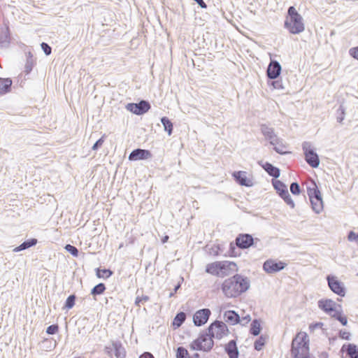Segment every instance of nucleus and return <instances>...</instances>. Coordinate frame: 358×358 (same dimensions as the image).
<instances>
[{
	"label": "nucleus",
	"instance_id": "f257e3e1",
	"mask_svg": "<svg viewBox=\"0 0 358 358\" xmlns=\"http://www.w3.org/2000/svg\"><path fill=\"white\" fill-rule=\"evenodd\" d=\"M229 329L224 322L220 320H215L206 329V332L200 334L199 337L189 345L192 350L209 352L214 345L213 338L221 339L227 335Z\"/></svg>",
	"mask_w": 358,
	"mask_h": 358
},
{
	"label": "nucleus",
	"instance_id": "f03ea898",
	"mask_svg": "<svg viewBox=\"0 0 358 358\" xmlns=\"http://www.w3.org/2000/svg\"><path fill=\"white\" fill-rule=\"evenodd\" d=\"M250 286V282L247 277L236 274L223 282L222 291L227 298H236L245 292Z\"/></svg>",
	"mask_w": 358,
	"mask_h": 358
},
{
	"label": "nucleus",
	"instance_id": "7ed1b4c3",
	"mask_svg": "<svg viewBox=\"0 0 358 358\" xmlns=\"http://www.w3.org/2000/svg\"><path fill=\"white\" fill-rule=\"evenodd\" d=\"M259 239L253 236L250 234H239L235 239V242L229 244V254L231 257L240 256V250L248 249L252 246L257 247V242Z\"/></svg>",
	"mask_w": 358,
	"mask_h": 358
},
{
	"label": "nucleus",
	"instance_id": "20e7f679",
	"mask_svg": "<svg viewBox=\"0 0 358 358\" xmlns=\"http://www.w3.org/2000/svg\"><path fill=\"white\" fill-rule=\"evenodd\" d=\"M284 27L293 34H299L305 29L303 18L293 6L287 9V16L285 20Z\"/></svg>",
	"mask_w": 358,
	"mask_h": 358
},
{
	"label": "nucleus",
	"instance_id": "39448f33",
	"mask_svg": "<svg viewBox=\"0 0 358 358\" xmlns=\"http://www.w3.org/2000/svg\"><path fill=\"white\" fill-rule=\"evenodd\" d=\"M307 193L312 210L316 214H320L324 209V203L321 192L315 181H313L310 185L307 187Z\"/></svg>",
	"mask_w": 358,
	"mask_h": 358
},
{
	"label": "nucleus",
	"instance_id": "423d86ee",
	"mask_svg": "<svg viewBox=\"0 0 358 358\" xmlns=\"http://www.w3.org/2000/svg\"><path fill=\"white\" fill-rule=\"evenodd\" d=\"M302 149L305 156V160L307 164L312 168H317L320 165L319 155L312 148L310 142L305 141L302 144Z\"/></svg>",
	"mask_w": 358,
	"mask_h": 358
},
{
	"label": "nucleus",
	"instance_id": "0eeeda50",
	"mask_svg": "<svg viewBox=\"0 0 358 358\" xmlns=\"http://www.w3.org/2000/svg\"><path fill=\"white\" fill-rule=\"evenodd\" d=\"M151 108L150 102L142 99L138 103H128L125 108L133 114L142 115L146 113Z\"/></svg>",
	"mask_w": 358,
	"mask_h": 358
},
{
	"label": "nucleus",
	"instance_id": "6e6552de",
	"mask_svg": "<svg viewBox=\"0 0 358 358\" xmlns=\"http://www.w3.org/2000/svg\"><path fill=\"white\" fill-rule=\"evenodd\" d=\"M287 264L278 259H268L263 264V269L268 274H272L283 270Z\"/></svg>",
	"mask_w": 358,
	"mask_h": 358
},
{
	"label": "nucleus",
	"instance_id": "1a4fd4ad",
	"mask_svg": "<svg viewBox=\"0 0 358 358\" xmlns=\"http://www.w3.org/2000/svg\"><path fill=\"white\" fill-rule=\"evenodd\" d=\"M317 305L320 310L329 315L331 317H332L335 311H337L339 308L341 309L342 307L341 305L329 299L319 300Z\"/></svg>",
	"mask_w": 358,
	"mask_h": 358
},
{
	"label": "nucleus",
	"instance_id": "9d476101",
	"mask_svg": "<svg viewBox=\"0 0 358 358\" xmlns=\"http://www.w3.org/2000/svg\"><path fill=\"white\" fill-rule=\"evenodd\" d=\"M211 315V311L209 308H202L198 310L193 315V322L196 327H201L207 323Z\"/></svg>",
	"mask_w": 358,
	"mask_h": 358
},
{
	"label": "nucleus",
	"instance_id": "9b49d317",
	"mask_svg": "<svg viewBox=\"0 0 358 358\" xmlns=\"http://www.w3.org/2000/svg\"><path fill=\"white\" fill-rule=\"evenodd\" d=\"M328 285L330 289L340 296L345 295V287L343 283L339 281L336 277L328 275L327 277Z\"/></svg>",
	"mask_w": 358,
	"mask_h": 358
},
{
	"label": "nucleus",
	"instance_id": "f8f14e48",
	"mask_svg": "<svg viewBox=\"0 0 358 358\" xmlns=\"http://www.w3.org/2000/svg\"><path fill=\"white\" fill-rule=\"evenodd\" d=\"M281 71L280 64L275 59H271L266 69L267 78L268 80L277 79L280 76Z\"/></svg>",
	"mask_w": 358,
	"mask_h": 358
},
{
	"label": "nucleus",
	"instance_id": "ddd939ff",
	"mask_svg": "<svg viewBox=\"0 0 358 358\" xmlns=\"http://www.w3.org/2000/svg\"><path fill=\"white\" fill-rule=\"evenodd\" d=\"M152 155L149 150L141 148L134 149L129 155V161L145 160L151 158Z\"/></svg>",
	"mask_w": 358,
	"mask_h": 358
},
{
	"label": "nucleus",
	"instance_id": "4468645a",
	"mask_svg": "<svg viewBox=\"0 0 358 358\" xmlns=\"http://www.w3.org/2000/svg\"><path fill=\"white\" fill-rule=\"evenodd\" d=\"M232 176L234 180L241 186L251 187L252 185V182L248 178L245 171H234Z\"/></svg>",
	"mask_w": 358,
	"mask_h": 358
},
{
	"label": "nucleus",
	"instance_id": "2eb2a0df",
	"mask_svg": "<svg viewBox=\"0 0 358 358\" xmlns=\"http://www.w3.org/2000/svg\"><path fill=\"white\" fill-rule=\"evenodd\" d=\"M10 43V31L8 26L0 29V48H8Z\"/></svg>",
	"mask_w": 358,
	"mask_h": 358
},
{
	"label": "nucleus",
	"instance_id": "dca6fc26",
	"mask_svg": "<svg viewBox=\"0 0 358 358\" xmlns=\"http://www.w3.org/2000/svg\"><path fill=\"white\" fill-rule=\"evenodd\" d=\"M223 319L230 325H235L240 322V315L232 310L225 311L223 314Z\"/></svg>",
	"mask_w": 358,
	"mask_h": 358
},
{
	"label": "nucleus",
	"instance_id": "f3484780",
	"mask_svg": "<svg viewBox=\"0 0 358 358\" xmlns=\"http://www.w3.org/2000/svg\"><path fill=\"white\" fill-rule=\"evenodd\" d=\"M261 132L266 139L269 140L271 144H273L274 143H276V141L278 138L275 135L273 128L269 127L266 124H262Z\"/></svg>",
	"mask_w": 358,
	"mask_h": 358
},
{
	"label": "nucleus",
	"instance_id": "a211bd4d",
	"mask_svg": "<svg viewBox=\"0 0 358 358\" xmlns=\"http://www.w3.org/2000/svg\"><path fill=\"white\" fill-rule=\"evenodd\" d=\"M224 350L229 358H238L239 352L236 340L229 341L225 345Z\"/></svg>",
	"mask_w": 358,
	"mask_h": 358
},
{
	"label": "nucleus",
	"instance_id": "6ab92c4d",
	"mask_svg": "<svg viewBox=\"0 0 358 358\" xmlns=\"http://www.w3.org/2000/svg\"><path fill=\"white\" fill-rule=\"evenodd\" d=\"M112 346L115 351L114 354L116 358H125L127 351L123 347L120 341H112Z\"/></svg>",
	"mask_w": 358,
	"mask_h": 358
},
{
	"label": "nucleus",
	"instance_id": "aec40b11",
	"mask_svg": "<svg viewBox=\"0 0 358 358\" xmlns=\"http://www.w3.org/2000/svg\"><path fill=\"white\" fill-rule=\"evenodd\" d=\"M224 266V264H221L220 262H215L207 264L206 267V272L213 275L221 276L220 269Z\"/></svg>",
	"mask_w": 358,
	"mask_h": 358
},
{
	"label": "nucleus",
	"instance_id": "412c9836",
	"mask_svg": "<svg viewBox=\"0 0 358 358\" xmlns=\"http://www.w3.org/2000/svg\"><path fill=\"white\" fill-rule=\"evenodd\" d=\"M221 264H224V266L221 268V276L228 275L231 274V272L237 271V266L233 262L224 261L220 262Z\"/></svg>",
	"mask_w": 358,
	"mask_h": 358
},
{
	"label": "nucleus",
	"instance_id": "4be33fe9",
	"mask_svg": "<svg viewBox=\"0 0 358 358\" xmlns=\"http://www.w3.org/2000/svg\"><path fill=\"white\" fill-rule=\"evenodd\" d=\"M13 81L10 78H0V94L3 95L11 90Z\"/></svg>",
	"mask_w": 358,
	"mask_h": 358
},
{
	"label": "nucleus",
	"instance_id": "5701e85b",
	"mask_svg": "<svg viewBox=\"0 0 358 358\" xmlns=\"http://www.w3.org/2000/svg\"><path fill=\"white\" fill-rule=\"evenodd\" d=\"M263 168L270 176L273 178L274 180H276L278 178H279L280 175V171L278 167L273 166L272 164L266 162L263 165Z\"/></svg>",
	"mask_w": 358,
	"mask_h": 358
},
{
	"label": "nucleus",
	"instance_id": "b1692460",
	"mask_svg": "<svg viewBox=\"0 0 358 358\" xmlns=\"http://www.w3.org/2000/svg\"><path fill=\"white\" fill-rule=\"evenodd\" d=\"M272 185L276 190L278 195L281 197L285 194H287L288 189L286 185L279 180H272Z\"/></svg>",
	"mask_w": 358,
	"mask_h": 358
},
{
	"label": "nucleus",
	"instance_id": "393cba45",
	"mask_svg": "<svg viewBox=\"0 0 358 358\" xmlns=\"http://www.w3.org/2000/svg\"><path fill=\"white\" fill-rule=\"evenodd\" d=\"M37 239L32 238L30 239H28L27 241H24L23 243H22L20 245L15 247L13 252H18L27 249H29L31 247H33L37 244Z\"/></svg>",
	"mask_w": 358,
	"mask_h": 358
},
{
	"label": "nucleus",
	"instance_id": "a878e982",
	"mask_svg": "<svg viewBox=\"0 0 358 358\" xmlns=\"http://www.w3.org/2000/svg\"><path fill=\"white\" fill-rule=\"evenodd\" d=\"M186 320V314L184 312L178 313L173 318L171 325L174 329L182 326Z\"/></svg>",
	"mask_w": 358,
	"mask_h": 358
},
{
	"label": "nucleus",
	"instance_id": "bb28decb",
	"mask_svg": "<svg viewBox=\"0 0 358 358\" xmlns=\"http://www.w3.org/2000/svg\"><path fill=\"white\" fill-rule=\"evenodd\" d=\"M348 348L347 354L350 358H358V347L354 343H348L347 345H343L342 347V350L344 348Z\"/></svg>",
	"mask_w": 358,
	"mask_h": 358
},
{
	"label": "nucleus",
	"instance_id": "cd10ccee",
	"mask_svg": "<svg viewBox=\"0 0 358 358\" xmlns=\"http://www.w3.org/2000/svg\"><path fill=\"white\" fill-rule=\"evenodd\" d=\"M262 329V328L260 324V320L255 319L250 324V334L255 336H259Z\"/></svg>",
	"mask_w": 358,
	"mask_h": 358
},
{
	"label": "nucleus",
	"instance_id": "c85d7f7f",
	"mask_svg": "<svg viewBox=\"0 0 358 358\" xmlns=\"http://www.w3.org/2000/svg\"><path fill=\"white\" fill-rule=\"evenodd\" d=\"M161 122L164 131L167 132L169 136H171L173 133V125L170 119L168 117L164 116L161 118Z\"/></svg>",
	"mask_w": 358,
	"mask_h": 358
},
{
	"label": "nucleus",
	"instance_id": "c756f323",
	"mask_svg": "<svg viewBox=\"0 0 358 358\" xmlns=\"http://www.w3.org/2000/svg\"><path fill=\"white\" fill-rule=\"evenodd\" d=\"M106 289V287L104 283L100 282L95 285L90 292V294L93 296L94 299H96V296L101 295L104 293Z\"/></svg>",
	"mask_w": 358,
	"mask_h": 358
},
{
	"label": "nucleus",
	"instance_id": "7c9ffc66",
	"mask_svg": "<svg viewBox=\"0 0 358 358\" xmlns=\"http://www.w3.org/2000/svg\"><path fill=\"white\" fill-rule=\"evenodd\" d=\"M331 317L340 322L343 326H346L348 324V317L346 315L343 314L342 308H339L337 311H335Z\"/></svg>",
	"mask_w": 358,
	"mask_h": 358
},
{
	"label": "nucleus",
	"instance_id": "2f4dec72",
	"mask_svg": "<svg viewBox=\"0 0 358 358\" xmlns=\"http://www.w3.org/2000/svg\"><path fill=\"white\" fill-rule=\"evenodd\" d=\"M35 64V59H34L33 55L29 52L27 55V61L24 66V72L28 74L31 71Z\"/></svg>",
	"mask_w": 358,
	"mask_h": 358
},
{
	"label": "nucleus",
	"instance_id": "473e14b6",
	"mask_svg": "<svg viewBox=\"0 0 358 358\" xmlns=\"http://www.w3.org/2000/svg\"><path fill=\"white\" fill-rule=\"evenodd\" d=\"M96 275L98 278H109L113 274V272L108 268H97L95 270Z\"/></svg>",
	"mask_w": 358,
	"mask_h": 358
},
{
	"label": "nucleus",
	"instance_id": "72a5a7b5",
	"mask_svg": "<svg viewBox=\"0 0 358 358\" xmlns=\"http://www.w3.org/2000/svg\"><path fill=\"white\" fill-rule=\"evenodd\" d=\"M271 145H273V150L277 153L280 155H285L287 153V152L285 150V149L286 148L285 145H283V143L279 138H278V140L276 141V143H274L273 144Z\"/></svg>",
	"mask_w": 358,
	"mask_h": 358
},
{
	"label": "nucleus",
	"instance_id": "f704fd0d",
	"mask_svg": "<svg viewBox=\"0 0 358 358\" xmlns=\"http://www.w3.org/2000/svg\"><path fill=\"white\" fill-rule=\"evenodd\" d=\"M266 336L262 334L254 343V348L256 350L260 351L266 344Z\"/></svg>",
	"mask_w": 358,
	"mask_h": 358
},
{
	"label": "nucleus",
	"instance_id": "c9c22d12",
	"mask_svg": "<svg viewBox=\"0 0 358 358\" xmlns=\"http://www.w3.org/2000/svg\"><path fill=\"white\" fill-rule=\"evenodd\" d=\"M76 298H77V296L75 294H71L70 296H69L64 303L63 309H66V310L71 309L75 306Z\"/></svg>",
	"mask_w": 358,
	"mask_h": 358
},
{
	"label": "nucleus",
	"instance_id": "e433bc0d",
	"mask_svg": "<svg viewBox=\"0 0 358 358\" xmlns=\"http://www.w3.org/2000/svg\"><path fill=\"white\" fill-rule=\"evenodd\" d=\"M176 357V358H191L187 350L182 346L177 348Z\"/></svg>",
	"mask_w": 358,
	"mask_h": 358
},
{
	"label": "nucleus",
	"instance_id": "4c0bfd02",
	"mask_svg": "<svg viewBox=\"0 0 358 358\" xmlns=\"http://www.w3.org/2000/svg\"><path fill=\"white\" fill-rule=\"evenodd\" d=\"M345 109L343 105H340L339 108L336 111V120L337 122L341 123L345 118Z\"/></svg>",
	"mask_w": 358,
	"mask_h": 358
},
{
	"label": "nucleus",
	"instance_id": "58836bf2",
	"mask_svg": "<svg viewBox=\"0 0 358 358\" xmlns=\"http://www.w3.org/2000/svg\"><path fill=\"white\" fill-rule=\"evenodd\" d=\"M64 249L75 257H77L79 255V250L74 245H72L71 244H66L64 247Z\"/></svg>",
	"mask_w": 358,
	"mask_h": 358
},
{
	"label": "nucleus",
	"instance_id": "ea45409f",
	"mask_svg": "<svg viewBox=\"0 0 358 358\" xmlns=\"http://www.w3.org/2000/svg\"><path fill=\"white\" fill-rule=\"evenodd\" d=\"M106 138V134H103L99 139H98L93 145L92 148V150H98L103 145V143H104Z\"/></svg>",
	"mask_w": 358,
	"mask_h": 358
},
{
	"label": "nucleus",
	"instance_id": "a19ab883",
	"mask_svg": "<svg viewBox=\"0 0 358 358\" xmlns=\"http://www.w3.org/2000/svg\"><path fill=\"white\" fill-rule=\"evenodd\" d=\"M290 191L294 195H299L301 193V188L297 182H293L291 183Z\"/></svg>",
	"mask_w": 358,
	"mask_h": 358
},
{
	"label": "nucleus",
	"instance_id": "79ce46f5",
	"mask_svg": "<svg viewBox=\"0 0 358 358\" xmlns=\"http://www.w3.org/2000/svg\"><path fill=\"white\" fill-rule=\"evenodd\" d=\"M281 198L284 200V201L289 206L292 208H294V206H295V204H294V201L292 200L290 194H289V192H287V194H285V195H283L282 196H281Z\"/></svg>",
	"mask_w": 358,
	"mask_h": 358
},
{
	"label": "nucleus",
	"instance_id": "37998d69",
	"mask_svg": "<svg viewBox=\"0 0 358 358\" xmlns=\"http://www.w3.org/2000/svg\"><path fill=\"white\" fill-rule=\"evenodd\" d=\"M149 299H150L149 296H146V295H143L142 296H138L136 298V300H135V305L136 306L140 307L141 306V303L143 304L144 303H145L148 301H149Z\"/></svg>",
	"mask_w": 358,
	"mask_h": 358
},
{
	"label": "nucleus",
	"instance_id": "c03bdc74",
	"mask_svg": "<svg viewBox=\"0 0 358 358\" xmlns=\"http://www.w3.org/2000/svg\"><path fill=\"white\" fill-rule=\"evenodd\" d=\"M59 331V326L58 324H52L47 327L46 333L50 335H54Z\"/></svg>",
	"mask_w": 358,
	"mask_h": 358
},
{
	"label": "nucleus",
	"instance_id": "a18cd8bd",
	"mask_svg": "<svg viewBox=\"0 0 358 358\" xmlns=\"http://www.w3.org/2000/svg\"><path fill=\"white\" fill-rule=\"evenodd\" d=\"M41 46L45 55L48 56L51 54L52 48L47 43L43 42Z\"/></svg>",
	"mask_w": 358,
	"mask_h": 358
},
{
	"label": "nucleus",
	"instance_id": "49530a36",
	"mask_svg": "<svg viewBox=\"0 0 358 358\" xmlns=\"http://www.w3.org/2000/svg\"><path fill=\"white\" fill-rule=\"evenodd\" d=\"M339 337L343 340L349 341L350 340L351 334L350 332L346 331L345 330H340L339 331Z\"/></svg>",
	"mask_w": 358,
	"mask_h": 358
},
{
	"label": "nucleus",
	"instance_id": "de8ad7c7",
	"mask_svg": "<svg viewBox=\"0 0 358 358\" xmlns=\"http://www.w3.org/2000/svg\"><path fill=\"white\" fill-rule=\"evenodd\" d=\"M348 239L349 241H358V233H356L353 231H350V232L348 234Z\"/></svg>",
	"mask_w": 358,
	"mask_h": 358
},
{
	"label": "nucleus",
	"instance_id": "09e8293b",
	"mask_svg": "<svg viewBox=\"0 0 358 358\" xmlns=\"http://www.w3.org/2000/svg\"><path fill=\"white\" fill-rule=\"evenodd\" d=\"M251 321V317L249 314L246 315L245 316H243L242 317H240V322L242 326H245Z\"/></svg>",
	"mask_w": 358,
	"mask_h": 358
},
{
	"label": "nucleus",
	"instance_id": "8fccbe9b",
	"mask_svg": "<svg viewBox=\"0 0 358 358\" xmlns=\"http://www.w3.org/2000/svg\"><path fill=\"white\" fill-rule=\"evenodd\" d=\"M349 53L351 57L358 60V46L350 48Z\"/></svg>",
	"mask_w": 358,
	"mask_h": 358
},
{
	"label": "nucleus",
	"instance_id": "3c124183",
	"mask_svg": "<svg viewBox=\"0 0 358 358\" xmlns=\"http://www.w3.org/2000/svg\"><path fill=\"white\" fill-rule=\"evenodd\" d=\"M272 80L273 81L271 83H268V84L272 85L273 87V88H275V89H282L283 88L281 81L275 80Z\"/></svg>",
	"mask_w": 358,
	"mask_h": 358
},
{
	"label": "nucleus",
	"instance_id": "603ef678",
	"mask_svg": "<svg viewBox=\"0 0 358 358\" xmlns=\"http://www.w3.org/2000/svg\"><path fill=\"white\" fill-rule=\"evenodd\" d=\"M181 287V282H178V284L176 285H175L174 287V289H173V292H171L170 294H169V297L171 298L173 297L175 294L177 292V291Z\"/></svg>",
	"mask_w": 358,
	"mask_h": 358
},
{
	"label": "nucleus",
	"instance_id": "864d4df0",
	"mask_svg": "<svg viewBox=\"0 0 358 358\" xmlns=\"http://www.w3.org/2000/svg\"><path fill=\"white\" fill-rule=\"evenodd\" d=\"M139 358H155L152 353L145 352L139 356Z\"/></svg>",
	"mask_w": 358,
	"mask_h": 358
},
{
	"label": "nucleus",
	"instance_id": "5fc2aeb1",
	"mask_svg": "<svg viewBox=\"0 0 358 358\" xmlns=\"http://www.w3.org/2000/svg\"><path fill=\"white\" fill-rule=\"evenodd\" d=\"M323 326V323L322 322H316L315 324H313L310 326V328L316 329V328H321Z\"/></svg>",
	"mask_w": 358,
	"mask_h": 358
},
{
	"label": "nucleus",
	"instance_id": "6e6d98bb",
	"mask_svg": "<svg viewBox=\"0 0 358 358\" xmlns=\"http://www.w3.org/2000/svg\"><path fill=\"white\" fill-rule=\"evenodd\" d=\"M113 348L109 347V346H106L105 348H104V352L108 355V356H112V350Z\"/></svg>",
	"mask_w": 358,
	"mask_h": 358
},
{
	"label": "nucleus",
	"instance_id": "4d7b16f0",
	"mask_svg": "<svg viewBox=\"0 0 358 358\" xmlns=\"http://www.w3.org/2000/svg\"><path fill=\"white\" fill-rule=\"evenodd\" d=\"M329 343L333 345L337 340V338L336 336L331 337L329 338Z\"/></svg>",
	"mask_w": 358,
	"mask_h": 358
},
{
	"label": "nucleus",
	"instance_id": "13d9d810",
	"mask_svg": "<svg viewBox=\"0 0 358 358\" xmlns=\"http://www.w3.org/2000/svg\"><path fill=\"white\" fill-rule=\"evenodd\" d=\"M169 238V236H167V235L164 236L162 238V243H166V242L168 241Z\"/></svg>",
	"mask_w": 358,
	"mask_h": 358
},
{
	"label": "nucleus",
	"instance_id": "bf43d9fd",
	"mask_svg": "<svg viewBox=\"0 0 358 358\" xmlns=\"http://www.w3.org/2000/svg\"><path fill=\"white\" fill-rule=\"evenodd\" d=\"M320 358H328V354L325 352H322Z\"/></svg>",
	"mask_w": 358,
	"mask_h": 358
},
{
	"label": "nucleus",
	"instance_id": "052dcab7",
	"mask_svg": "<svg viewBox=\"0 0 358 358\" xmlns=\"http://www.w3.org/2000/svg\"><path fill=\"white\" fill-rule=\"evenodd\" d=\"M191 358H200V355L199 353H194Z\"/></svg>",
	"mask_w": 358,
	"mask_h": 358
},
{
	"label": "nucleus",
	"instance_id": "680f3d73",
	"mask_svg": "<svg viewBox=\"0 0 358 358\" xmlns=\"http://www.w3.org/2000/svg\"><path fill=\"white\" fill-rule=\"evenodd\" d=\"M122 246H123V244L122 243V244H120V247H119V248H122Z\"/></svg>",
	"mask_w": 358,
	"mask_h": 358
},
{
	"label": "nucleus",
	"instance_id": "e2e57ef3",
	"mask_svg": "<svg viewBox=\"0 0 358 358\" xmlns=\"http://www.w3.org/2000/svg\"><path fill=\"white\" fill-rule=\"evenodd\" d=\"M75 358H80V357H75Z\"/></svg>",
	"mask_w": 358,
	"mask_h": 358
}]
</instances>
